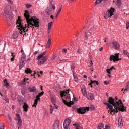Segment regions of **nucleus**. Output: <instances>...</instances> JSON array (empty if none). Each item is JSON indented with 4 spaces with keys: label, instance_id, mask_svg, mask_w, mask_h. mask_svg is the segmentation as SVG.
<instances>
[{
    "label": "nucleus",
    "instance_id": "nucleus-63",
    "mask_svg": "<svg viewBox=\"0 0 129 129\" xmlns=\"http://www.w3.org/2000/svg\"><path fill=\"white\" fill-rule=\"evenodd\" d=\"M63 52H64V53H67V49H63Z\"/></svg>",
    "mask_w": 129,
    "mask_h": 129
},
{
    "label": "nucleus",
    "instance_id": "nucleus-60",
    "mask_svg": "<svg viewBox=\"0 0 129 129\" xmlns=\"http://www.w3.org/2000/svg\"><path fill=\"white\" fill-rule=\"evenodd\" d=\"M38 54V51H35L34 53V55H35V56H36V55H37Z\"/></svg>",
    "mask_w": 129,
    "mask_h": 129
},
{
    "label": "nucleus",
    "instance_id": "nucleus-59",
    "mask_svg": "<svg viewBox=\"0 0 129 129\" xmlns=\"http://www.w3.org/2000/svg\"><path fill=\"white\" fill-rule=\"evenodd\" d=\"M99 51H100V52H101L102 51H103V47H101L99 49Z\"/></svg>",
    "mask_w": 129,
    "mask_h": 129
},
{
    "label": "nucleus",
    "instance_id": "nucleus-54",
    "mask_svg": "<svg viewBox=\"0 0 129 129\" xmlns=\"http://www.w3.org/2000/svg\"><path fill=\"white\" fill-rule=\"evenodd\" d=\"M11 57H16V55H14V53L11 52Z\"/></svg>",
    "mask_w": 129,
    "mask_h": 129
},
{
    "label": "nucleus",
    "instance_id": "nucleus-62",
    "mask_svg": "<svg viewBox=\"0 0 129 129\" xmlns=\"http://www.w3.org/2000/svg\"><path fill=\"white\" fill-rule=\"evenodd\" d=\"M15 60V57H12L11 59V61H13L14 60Z\"/></svg>",
    "mask_w": 129,
    "mask_h": 129
},
{
    "label": "nucleus",
    "instance_id": "nucleus-43",
    "mask_svg": "<svg viewBox=\"0 0 129 129\" xmlns=\"http://www.w3.org/2000/svg\"><path fill=\"white\" fill-rule=\"evenodd\" d=\"M94 108H95V107L94 106V105H91L90 106V109H91V110H94Z\"/></svg>",
    "mask_w": 129,
    "mask_h": 129
},
{
    "label": "nucleus",
    "instance_id": "nucleus-2",
    "mask_svg": "<svg viewBox=\"0 0 129 129\" xmlns=\"http://www.w3.org/2000/svg\"><path fill=\"white\" fill-rule=\"evenodd\" d=\"M108 102L110 104H112V105L114 106L115 109H113V110H115L113 112H114V114H115V113H117V112H118V109L120 111L122 112H123L124 110H125V108H124V106H123L121 100H119V101H115V99L112 98V97H109L108 98Z\"/></svg>",
    "mask_w": 129,
    "mask_h": 129
},
{
    "label": "nucleus",
    "instance_id": "nucleus-30",
    "mask_svg": "<svg viewBox=\"0 0 129 129\" xmlns=\"http://www.w3.org/2000/svg\"><path fill=\"white\" fill-rule=\"evenodd\" d=\"M2 98H3V99L5 100L6 103H9V98H8V97H2Z\"/></svg>",
    "mask_w": 129,
    "mask_h": 129
},
{
    "label": "nucleus",
    "instance_id": "nucleus-61",
    "mask_svg": "<svg viewBox=\"0 0 129 129\" xmlns=\"http://www.w3.org/2000/svg\"><path fill=\"white\" fill-rule=\"evenodd\" d=\"M9 4H12V0H7Z\"/></svg>",
    "mask_w": 129,
    "mask_h": 129
},
{
    "label": "nucleus",
    "instance_id": "nucleus-41",
    "mask_svg": "<svg viewBox=\"0 0 129 129\" xmlns=\"http://www.w3.org/2000/svg\"><path fill=\"white\" fill-rule=\"evenodd\" d=\"M74 78L76 82H78V78H77V77L74 75Z\"/></svg>",
    "mask_w": 129,
    "mask_h": 129
},
{
    "label": "nucleus",
    "instance_id": "nucleus-1",
    "mask_svg": "<svg viewBox=\"0 0 129 129\" xmlns=\"http://www.w3.org/2000/svg\"><path fill=\"white\" fill-rule=\"evenodd\" d=\"M24 17L27 22V24H25V27H24L23 24L22 23V21H21V17L19 16L18 19L17 21V27L20 31L19 33L20 34L25 33L23 34L24 37L27 35V33H26V32H29V29H27L26 30V28H33L34 26L36 27H39V23H40L39 19L37 18V17L35 16H32L30 18V13L28 11H25Z\"/></svg>",
    "mask_w": 129,
    "mask_h": 129
},
{
    "label": "nucleus",
    "instance_id": "nucleus-53",
    "mask_svg": "<svg viewBox=\"0 0 129 129\" xmlns=\"http://www.w3.org/2000/svg\"><path fill=\"white\" fill-rule=\"evenodd\" d=\"M114 19H115V20L117 19V15L115 14L114 15Z\"/></svg>",
    "mask_w": 129,
    "mask_h": 129
},
{
    "label": "nucleus",
    "instance_id": "nucleus-9",
    "mask_svg": "<svg viewBox=\"0 0 129 129\" xmlns=\"http://www.w3.org/2000/svg\"><path fill=\"white\" fill-rule=\"evenodd\" d=\"M71 123V120L70 119H66L63 122V127L64 129H70L69 128V125Z\"/></svg>",
    "mask_w": 129,
    "mask_h": 129
},
{
    "label": "nucleus",
    "instance_id": "nucleus-50",
    "mask_svg": "<svg viewBox=\"0 0 129 129\" xmlns=\"http://www.w3.org/2000/svg\"><path fill=\"white\" fill-rule=\"evenodd\" d=\"M12 108L13 110H15V109L16 108V106H15V105H12Z\"/></svg>",
    "mask_w": 129,
    "mask_h": 129
},
{
    "label": "nucleus",
    "instance_id": "nucleus-5",
    "mask_svg": "<svg viewBox=\"0 0 129 129\" xmlns=\"http://www.w3.org/2000/svg\"><path fill=\"white\" fill-rule=\"evenodd\" d=\"M114 11L115 9L114 8H111L110 9L108 10V12L105 11L104 14L105 19H108V18H109V15L110 17H112L113 13H114Z\"/></svg>",
    "mask_w": 129,
    "mask_h": 129
},
{
    "label": "nucleus",
    "instance_id": "nucleus-32",
    "mask_svg": "<svg viewBox=\"0 0 129 129\" xmlns=\"http://www.w3.org/2000/svg\"><path fill=\"white\" fill-rule=\"evenodd\" d=\"M24 100V99L23 98V97L21 96H18L17 97V101H21V100Z\"/></svg>",
    "mask_w": 129,
    "mask_h": 129
},
{
    "label": "nucleus",
    "instance_id": "nucleus-10",
    "mask_svg": "<svg viewBox=\"0 0 129 129\" xmlns=\"http://www.w3.org/2000/svg\"><path fill=\"white\" fill-rule=\"evenodd\" d=\"M104 104H105V105H107V106H108V107H107V109H108V108H109L110 109V111H109V112H114V111H115V110H113V106H112V105L110 104L109 103H107V102H105L104 103Z\"/></svg>",
    "mask_w": 129,
    "mask_h": 129
},
{
    "label": "nucleus",
    "instance_id": "nucleus-12",
    "mask_svg": "<svg viewBox=\"0 0 129 129\" xmlns=\"http://www.w3.org/2000/svg\"><path fill=\"white\" fill-rule=\"evenodd\" d=\"M113 47L116 50H119L120 49V45L119 43H118L117 42L114 41L112 43Z\"/></svg>",
    "mask_w": 129,
    "mask_h": 129
},
{
    "label": "nucleus",
    "instance_id": "nucleus-36",
    "mask_svg": "<svg viewBox=\"0 0 129 129\" xmlns=\"http://www.w3.org/2000/svg\"><path fill=\"white\" fill-rule=\"evenodd\" d=\"M26 7L27 9H30V8H31V7H32V5L29 4H26Z\"/></svg>",
    "mask_w": 129,
    "mask_h": 129
},
{
    "label": "nucleus",
    "instance_id": "nucleus-8",
    "mask_svg": "<svg viewBox=\"0 0 129 129\" xmlns=\"http://www.w3.org/2000/svg\"><path fill=\"white\" fill-rule=\"evenodd\" d=\"M25 64H26V56H22L21 58L19 69H22L25 66Z\"/></svg>",
    "mask_w": 129,
    "mask_h": 129
},
{
    "label": "nucleus",
    "instance_id": "nucleus-42",
    "mask_svg": "<svg viewBox=\"0 0 129 129\" xmlns=\"http://www.w3.org/2000/svg\"><path fill=\"white\" fill-rule=\"evenodd\" d=\"M45 93V92H41V93H39V94H38V96H39V97H41V96H42V95H44V94Z\"/></svg>",
    "mask_w": 129,
    "mask_h": 129
},
{
    "label": "nucleus",
    "instance_id": "nucleus-52",
    "mask_svg": "<svg viewBox=\"0 0 129 129\" xmlns=\"http://www.w3.org/2000/svg\"><path fill=\"white\" fill-rule=\"evenodd\" d=\"M22 84H26V78L24 79V81L22 82Z\"/></svg>",
    "mask_w": 129,
    "mask_h": 129
},
{
    "label": "nucleus",
    "instance_id": "nucleus-14",
    "mask_svg": "<svg viewBox=\"0 0 129 129\" xmlns=\"http://www.w3.org/2000/svg\"><path fill=\"white\" fill-rule=\"evenodd\" d=\"M40 97L38 95H37L36 96V99H35L34 100V104L33 105V107H37V105L38 104V100L39 101H40L41 100V98H40Z\"/></svg>",
    "mask_w": 129,
    "mask_h": 129
},
{
    "label": "nucleus",
    "instance_id": "nucleus-28",
    "mask_svg": "<svg viewBox=\"0 0 129 129\" xmlns=\"http://www.w3.org/2000/svg\"><path fill=\"white\" fill-rule=\"evenodd\" d=\"M73 125L74 126H75L76 129L80 128V125H79V124L78 123H76L75 124H74Z\"/></svg>",
    "mask_w": 129,
    "mask_h": 129
},
{
    "label": "nucleus",
    "instance_id": "nucleus-34",
    "mask_svg": "<svg viewBox=\"0 0 129 129\" xmlns=\"http://www.w3.org/2000/svg\"><path fill=\"white\" fill-rule=\"evenodd\" d=\"M117 4L118 7H120L121 5V0H117Z\"/></svg>",
    "mask_w": 129,
    "mask_h": 129
},
{
    "label": "nucleus",
    "instance_id": "nucleus-39",
    "mask_svg": "<svg viewBox=\"0 0 129 129\" xmlns=\"http://www.w3.org/2000/svg\"><path fill=\"white\" fill-rule=\"evenodd\" d=\"M0 129H5V127H4V123H0Z\"/></svg>",
    "mask_w": 129,
    "mask_h": 129
},
{
    "label": "nucleus",
    "instance_id": "nucleus-57",
    "mask_svg": "<svg viewBox=\"0 0 129 129\" xmlns=\"http://www.w3.org/2000/svg\"><path fill=\"white\" fill-rule=\"evenodd\" d=\"M105 129H109V127L107 125H106L105 126Z\"/></svg>",
    "mask_w": 129,
    "mask_h": 129
},
{
    "label": "nucleus",
    "instance_id": "nucleus-64",
    "mask_svg": "<svg viewBox=\"0 0 129 129\" xmlns=\"http://www.w3.org/2000/svg\"><path fill=\"white\" fill-rule=\"evenodd\" d=\"M77 53H78V54H80V50L79 49H78Z\"/></svg>",
    "mask_w": 129,
    "mask_h": 129
},
{
    "label": "nucleus",
    "instance_id": "nucleus-13",
    "mask_svg": "<svg viewBox=\"0 0 129 129\" xmlns=\"http://www.w3.org/2000/svg\"><path fill=\"white\" fill-rule=\"evenodd\" d=\"M51 13H52V5H49L47 6L46 9L45 13L47 15H51Z\"/></svg>",
    "mask_w": 129,
    "mask_h": 129
},
{
    "label": "nucleus",
    "instance_id": "nucleus-44",
    "mask_svg": "<svg viewBox=\"0 0 129 129\" xmlns=\"http://www.w3.org/2000/svg\"><path fill=\"white\" fill-rule=\"evenodd\" d=\"M19 104H20V105H22V104H23V103H24V100H20V101L18 102Z\"/></svg>",
    "mask_w": 129,
    "mask_h": 129
},
{
    "label": "nucleus",
    "instance_id": "nucleus-18",
    "mask_svg": "<svg viewBox=\"0 0 129 129\" xmlns=\"http://www.w3.org/2000/svg\"><path fill=\"white\" fill-rule=\"evenodd\" d=\"M81 91L82 92V94L84 96H87V92L86 91V88L85 87H83L81 88Z\"/></svg>",
    "mask_w": 129,
    "mask_h": 129
},
{
    "label": "nucleus",
    "instance_id": "nucleus-38",
    "mask_svg": "<svg viewBox=\"0 0 129 129\" xmlns=\"http://www.w3.org/2000/svg\"><path fill=\"white\" fill-rule=\"evenodd\" d=\"M123 53L124 55H128L129 53L127 51L125 50H123Z\"/></svg>",
    "mask_w": 129,
    "mask_h": 129
},
{
    "label": "nucleus",
    "instance_id": "nucleus-6",
    "mask_svg": "<svg viewBox=\"0 0 129 129\" xmlns=\"http://www.w3.org/2000/svg\"><path fill=\"white\" fill-rule=\"evenodd\" d=\"M110 61H113L115 62L118 61H121V58H119V53H116L115 55H111L110 57Z\"/></svg>",
    "mask_w": 129,
    "mask_h": 129
},
{
    "label": "nucleus",
    "instance_id": "nucleus-55",
    "mask_svg": "<svg viewBox=\"0 0 129 129\" xmlns=\"http://www.w3.org/2000/svg\"><path fill=\"white\" fill-rule=\"evenodd\" d=\"M51 7H52V9L53 10H55L56 9V6H55L54 5H52Z\"/></svg>",
    "mask_w": 129,
    "mask_h": 129
},
{
    "label": "nucleus",
    "instance_id": "nucleus-45",
    "mask_svg": "<svg viewBox=\"0 0 129 129\" xmlns=\"http://www.w3.org/2000/svg\"><path fill=\"white\" fill-rule=\"evenodd\" d=\"M85 40H87V39H88V36H87L86 32H85Z\"/></svg>",
    "mask_w": 129,
    "mask_h": 129
},
{
    "label": "nucleus",
    "instance_id": "nucleus-29",
    "mask_svg": "<svg viewBox=\"0 0 129 129\" xmlns=\"http://www.w3.org/2000/svg\"><path fill=\"white\" fill-rule=\"evenodd\" d=\"M104 127V123H99L98 126V129L99 128H103Z\"/></svg>",
    "mask_w": 129,
    "mask_h": 129
},
{
    "label": "nucleus",
    "instance_id": "nucleus-33",
    "mask_svg": "<svg viewBox=\"0 0 129 129\" xmlns=\"http://www.w3.org/2000/svg\"><path fill=\"white\" fill-rule=\"evenodd\" d=\"M91 82L93 84V83H96V84L97 85H98V84H99V83L98 82V81H96V80H95V81H93L91 79Z\"/></svg>",
    "mask_w": 129,
    "mask_h": 129
},
{
    "label": "nucleus",
    "instance_id": "nucleus-25",
    "mask_svg": "<svg viewBox=\"0 0 129 129\" xmlns=\"http://www.w3.org/2000/svg\"><path fill=\"white\" fill-rule=\"evenodd\" d=\"M113 69H114V66H112V67L110 68V69H107V73H108L109 74H110L111 73V71H112Z\"/></svg>",
    "mask_w": 129,
    "mask_h": 129
},
{
    "label": "nucleus",
    "instance_id": "nucleus-58",
    "mask_svg": "<svg viewBox=\"0 0 129 129\" xmlns=\"http://www.w3.org/2000/svg\"><path fill=\"white\" fill-rule=\"evenodd\" d=\"M126 26H127L126 29H129V22L127 23Z\"/></svg>",
    "mask_w": 129,
    "mask_h": 129
},
{
    "label": "nucleus",
    "instance_id": "nucleus-37",
    "mask_svg": "<svg viewBox=\"0 0 129 129\" xmlns=\"http://www.w3.org/2000/svg\"><path fill=\"white\" fill-rule=\"evenodd\" d=\"M102 2V0H96L95 4L96 5H97L98 4H100Z\"/></svg>",
    "mask_w": 129,
    "mask_h": 129
},
{
    "label": "nucleus",
    "instance_id": "nucleus-7",
    "mask_svg": "<svg viewBox=\"0 0 129 129\" xmlns=\"http://www.w3.org/2000/svg\"><path fill=\"white\" fill-rule=\"evenodd\" d=\"M11 10V6L6 5L4 8V13L2 12V15L4 16H8L10 15V10Z\"/></svg>",
    "mask_w": 129,
    "mask_h": 129
},
{
    "label": "nucleus",
    "instance_id": "nucleus-3",
    "mask_svg": "<svg viewBox=\"0 0 129 129\" xmlns=\"http://www.w3.org/2000/svg\"><path fill=\"white\" fill-rule=\"evenodd\" d=\"M69 91H70L69 90L61 91L60 95L64 104H66V105H67V106H69L70 107V106H71L72 104H74V102L70 101V102H68L63 99L64 96L66 99H69V98H70V94H69Z\"/></svg>",
    "mask_w": 129,
    "mask_h": 129
},
{
    "label": "nucleus",
    "instance_id": "nucleus-19",
    "mask_svg": "<svg viewBox=\"0 0 129 129\" xmlns=\"http://www.w3.org/2000/svg\"><path fill=\"white\" fill-rule=\"evenodd\" d=\"M87 95L88 96V99H89V100H93V99H94V95H93V94L91 93H89Z\"/></svg>",
    "mask_w": 129,
    "mask_h": 129
},
{
    "label": "nucleus",
    "instance_id": "nucleus-17",
    "mask_svg": "<svg viewBox=\"0 0 129 129\" xmlns=\"http://www.w3.org/2000/svg\"><path fill=\"white\" fill-rule=\"evenodd\" d=\"M23 108L24 109V111L25 112H28V110H29V105H28V104L24 103L23 106Z\"/></svg>",
    "mask_w": 129,
    "mask_h": 129
},
{
    "label": "nucleus",
    "instance_id": "nucleus-11",
    "mask_svg": "<svg viewBox=\"0 0 129 129\" xmlns=\"http://www.w3.org/2000/svg\"><path fill=\"white\" fill-rule=\"evenodd\" d=\"M77 111L78 113L80 114H84L86 112V109L85 107H81L79 109H77Z\"/></svg>",
    "mask_w": 129,
    "mask_h": 129
},
{
    "label": "nucleus",
    "instance_id": "nucleus-15",
    "mask_svg": "<svg viewBox=\"0 0 129 129\" xmlns=\"http://www.w3.org/2000/svg\"><path fill=\"white\" fill-rule=\"evenodd\" d=\"M60 125V122L59 120H56L54 123L53 129H59Z\"/></svg>",
    "mask_w": 129,
    "mask_h": 129
},
{
    "label": "nucleus",
    "instance_id": "nucleus-49",
    "mask_svg": "<svg viewBox=\"0 0 129 129\" xmlns=\"http://www.w3.org/2000/svg\"><path fill=\"white\" fill-rule=\"evenodd\" d=\"M53 111H54V110L53 109V108H50V111L51 114H53Z\"/></svg>",
    "mask_w": 129,
    "mask_h": 129
},
{
    "label": "nucleus",
    "instance_id": "nucleus-23",
    "mask_svg": "<svg viewBox=\"0 0 129 129\" xmlns=\"http://www.w3.org/2000/svg\"><path fill=\"white\" fill-rule=\"evenodd\" d=\"M32 72H33V71H32V70H31V69H30L29 68H27L25 70V73L26 74H31V73H32Z\"/></svg>",
    "mask_w": 129,
    "mask_h": 129
},
{
    "label": "nucleus",
    "instance_id": "nucleus-22",
    "mask_svg": "<svg viewBox=\"0 0 129 129\" xmlns=\"http://www.w3.org/2000/svg\"><path fill=\"white\" fill-rule=\"evenodd\" d=\"M51 38H49L48 40V42L46 45V47L47 49H49L50 48V47H51Z\"/></svg>",
    "mask_w": 129,
    "mask_h": 129
},
{
    "label": "nucleus",
    "instance_id": "nucleus-48",
    "mask_svg": "<svg viewBox=\"0 0 129 129\" xmlns=\"http://www.w3.org/2000/svg\"><path fill=\"white\" fill-rule=\"evenodd\" d=\"M8 118H9V120H10V121H12V117H11L10 114H8Z\"/></svg>",
    "mask_w": 129,
    "mask_h": 129
},
{
    "label": "nucleus",
    "instance_id": "nucleus-20",
    "mask_svg": "<svg viewBox=\"0 0 129 129\" xmlns=\"http://www.w3.org/2000/svg\"><path fill=\"white\" fill-rule=\"evenodd\" d=\"M118 126H120V127H121V126H123V123L122 122V118L121 117H120L118 119Z\"/></svg>",
    "mask_w": 129,
    "mask_h": 129
},
{
    "label": "nucleus",
    "instance_id": "nucleus-26",
    "mask_svg": "<svg viewBox=\"0 0 129 129\" xmlns=\"http://www.w3.org/2000/svg\"><path fill=\"white\" fill-rule=\"evenodd\" d=\"M4 84L6 88H9V83H8V81L7 80V79L4 80Z\"/></svg>",
    "mask_w": 129,
    "mask_h": 129
},
{
    "label": "nucleus",
    "instance_id": "nucleus-46",
    "mask_svg": "<svg viewBox=\"0 0 129 129\" xmlns=\"http://www.w3.org/2000/svg\"><path fill=\"white\" fill-rule=\"evenodd\" d=\"M104 83L105 84V85H108V84H109V83L106 81H104Z\"/></svg>",
    "mask_w": 129,
    "mask_h": 129
},
{
    "label": "nucleus",
    "instance_id": "nucleus-40",
    "mask_svg": "<svg viewBox=\"0 0 129 129\" xmlns=\"http://www.w3.org/2000/svg\"><path fill=\"white\" fill-rule=\"evenodd\" d=\"M124 91H129V85L126 86V88L124 90Z\"/></svg>",
    "mask_w": 129,
    "mask_h": 129
},
{
    "label": "nucleus",
    "instance_id": "nucleus-21",
    "mask_svg": "<svg viewBox=\"0 0 129 129\" xmlns=\"http://www.w3.org/2000/svg\"><path fill=\"white\" fill-rule=\"evenodd\" d=\"M28 90L30 91V92H36L37 89L35 86L32 87V88L31 87H29L28 88Z\"/></svg>",
    "mask_w": 129,
    "mask_h": 129
},
{
    "label": "nucleus",
    "instance_id": "nucleus-51",
    "mask_svg": "<svg viewBox=\"0 0 129 129\" xmlns=\"http://www.w3.org/2000/svg\"><path fill=\"white\" fill-rule=\"evenodd\" d=\"M54 108H55V109H58V106L56 105V104H54Z\"/></svg>",
    "mask_w": 129,
    "mask_h": 129
},
{
    "label": "nucleus",
    "instance_id": "nucleus-4",
    "mask_svg": "<svg viewBox=\"0 0 129 129\" xmlns=\"http://www.w3.org/2000/svg\"><path fill=\"white\" fill-rule=\"evenodd\" d=\"M45 56H46V52H43L37 57V60H39L40 65L44 64L47 61V57Z\"/></svg>",
    "mask_w": 129,
    "mask_h": 129
},
{
    "label": "nucleus",
    "instance_id": "nucleus-47",
    "mask_svg": "<svg viewBox=\"0 0 129 129\" xmlns=\"http://www.w3.org/2000/svg\"><path fill=\"white\" fill-rule=\"evenodd\" d=\"M61 11H62V8H60L57 12V15H59V14L61 13Z\"/></svg>",
    "mask_w": 129,
    "mask_h": 129
},
{
    "label": "nucleus",
    "instance_id": "nucleus-35",
    "mask_svg": "<svg viewBox=\"0 0 129 129\" xmlns=\"http://www.w3.org/2000/svg\"><path fill=\"white\" fill-rule=\"evenodd\" d=\"M51 102L53 103V104H56V100H55V98L52 97L51 98Z\"/></svg>",
    "mask_w": 129,
    "mask_h": 129
},
{
    "label": "nucleus",
    "instance_id": "nucleus-24",
    "mask_svg": "<svg viewBox=\"0 0 129 129\" xmlns=\"http://www.w3.org/2000/svg\"><path fill=\"white\" fill-rule=\"evenodd\" d=\"M12 37L13 39H17L18 37H19V33L18 32H15L13 34Z\"/></svg>",
    "mask_w": 129,
    "mask_h": 129
},
{
    "label": "nucleus",
    "instance_id": "nucleus-16",
    "mask_svg": "<svg viewBox=\"0 0 129 129\" xmlns=\"http://www.w3.org/2000/svg\"><path fill=\"white\" fill-rule=\"evenodd\" d=\"M16 116L18 118V126L19 127L22 126V119H21V117H20V115L16 114Z\"/></svg>",
    "mask_w": 129,
    "mask_h": 129
},
{
    "label": "nucleus",
    "instance_id": "nucleus-27",
    "mask_svg": "<svg viewBox=\"0 0 129 129\" xmlns=\"http://www.w3.org/2000/svg\"><path fill=\"white\" fill-rule=\"evenodd\" d=\"M52 26H53V22H49L48 24V30H51V29L52 28Z\"/></svg>",
    "mask_w": 129,
    "mask_h": 129
},
{
    "label": "nucleus",
    "instance_id": "nucleus-56",
    "mask_svg": "<svg viewBox=\"0 0 129 129\" xmlns=\"http://www.w3.org/2000/svg\"><path fill=\"white\" fill-rule=\"evenodd\" d=\"M92 84H93V83H92V82H91V83H90L89 84V86H91V87L92 88Z\"/></svg>",
    "mask_w": 129,
    "mask_h": 129
},
{
    "label": "nucleus",
    "instance_id": "nucleus-31",
    "mask_svg": "<svg viewBox=\"0 0 129 129\" xmlns=\"http://www.w3.org/2000/svg\"><path fill=\"white\" fill-rule=\"evenodd\" d=\"M71 68L72 70V72L73 73V75H74V69L75 68V66H74V64L72 63L71 65Z\"/></svg>",
    "mask_w": 129,
    "mask_h": 129
}]
</instances>
